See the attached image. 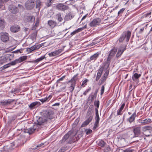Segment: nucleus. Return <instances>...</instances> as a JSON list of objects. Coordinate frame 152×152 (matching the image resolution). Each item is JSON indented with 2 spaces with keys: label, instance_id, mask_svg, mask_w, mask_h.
I'll return each mask as SVG.
<instances>
[{
  "label": "nucleus",
  "instance_id": "obj_11",
  "mask_svg": "<svg viewBox=\"0 0 152 152\" xmlns=\"http://www.w3.org/2000/svg\"><path fill=\"white\" fill-rule=\"evenodd\" d=\"M57 9L61 11H65L68 9V6L64 5L62 3H59L56 6Z\"/></svg>",
  "mask_w": 152,
  "mask_h": 152
},
{
  "label": "nucleus",
  "instance_id": "obj_5",
  "mask_svg": "<svg viewBox=\"0 0 152 152\" xmlns=\"http://www.w3.org/2000/svg\"><path fill=\"white\" fill-rule=\"evenodd\" d=\"M95 121L94 124V126L92 128L93 130H95L99 126L100 118L99 115L98 110L97 109L95 111Z\"/></svg>",
  "mask_w": 152,
  "mask_h": 152
},
{
  "label": "nucleus",
  "instance_id": "obj_38",
  "mask_svg": "<svg viewBox=\"0 0 152 152\" xmlns=\"http://www.w3.org/2000/svg\"><path fill=\"white\" fill-rule=\"evenodd\" d=\"M45 58V56H42L40 58H37L36 60L34 61V62L35 63H38L39 61H42Z\"/></svg>",
  "mask_w": 152,
  "mask_h": 152
},
{
  "label": "nucleus",
  "instance_id": "obj_58",
  "mask_svg": "<svg viewBox=\"0 0 152 152\" xmlns=\"http://www.w3.org/2000/svg\"><path fill=\"white\" fill-rule=\"evenodd\" d=\"M134 150L130 148H128L126 149L124 151L125 152H133Z\"/></svg>",
  "mask_w": 152,
  "mask_h": 152
},
{
  "label": "nucleus",
  "instance_id": "obj_63",
  "mask_svg": "<svg viewBox=\"0 0 152 152\" xmlns=\"http://www.w3.org/2000/svg\"><path fill=\"white\" fill-rule=\"evenodd\" d=\"M44 145V143H42L41 144H39V145H37V148H37L39 147H42V146H43V145Z\"/></svg>",
  "mask_w": 152,
  "mask_h": 152
},
{
  "label": "nucleus",
  "instance_id": "obj_51",
  "mask_svg": "<svg viewBox=\"0 0 152 152\" xmlns=\"http://www.w3.org/2000/svg\"><path fill=\"white\" fill-rule=\"evenodd\" d=\"M88 81V80L87 79H86L84 80L83 81L82 84L81 86L82 87L84 85H86L87 84V82Z\"/></svg>",
  "mask_w": 152,
  "mask_h": 152
},
{
  "label": "nucleus",
  "instance_id": "obj_18",
  "mask_svg": "<svg viewBox=\"0 0 152 152\" xmlns=\"http://www.w3.org/2000/svg\"><path fill=\"white\" fill-rule=\"evenodd\" d=\"M78 75V74H77L75 75L71 79V80L69 81V82H72V84H71V87L73 88L72 90H73L74 89V86H75V84L76 83V81L77 79V77Z\"/></svg>",
  "mask_w": 152,
  "mask_h": 152
},
{
  "label": "nucleus",
  "instance_id": "obj_20",
  "mask_svg": "<svg viewBox=\"0 0 152 152\" xmlns=\"http://www.w3.org/2000/svg\"><path fill=\"white\" fill-rule=\"evenodd\" d=\"M35 126H34L33 128L31 127L29 129H25L24 131V132L28 133L30 134H32L36 129Z\"/></svg>",
  "mask_w": 152,
  "mask_h": 152
},
{
  "label": "nucleus",
  "instance_id": "obj_8",
  "mask_svg": "<svg viewBox=\"0 0 152 152\" xmlns=\"http://www.w3.org/2000/svg\"><path fill=\"white\" fill-rule=\"evenodd\" d=\"M117 51V49L114 48L109 52V53L107 58L108 60L111 61L115 55Z\"/></svg>",
  "mask_w": 152,
  "mask_h": 152
},
{
  "label": "nucleus",
  "instance_id": "obj_1",
  "mask_svg": "<svg viewBox=\"0 0 152 152\" xmlns=\"http://www.w3.org/2000/svg\"><path fill=\"white\" fill-rule=\"evenodd\" d=\"M54 112L52 110H47L44 111L42 116L39 117L37 121V124L39 125H43L53 119L54 117Z\"/></svg>",
  "mask_w": 152,
  "mask_h": 152
},
{
  "label": "nucleus",
  "instance_id": "obj_22",
  "mask_svg": "<svg viewBox=\"0 0 152 152\" xmlns=\"http://www.w3.org/2000/svg\"><path fill=\"white\" fill-rule=\"evenodd\" d=\"M48 24L50 27L52 28H53L57 26L56 22L52 20H49L48 21Z\"/></svg>",
  "mask_w": 152,
  "mask_h": 152
},
{
  "label": "nucleus",
  "instance_id": "obj_59",
  "mask_svg": "<svg viewBox=\"0 0 152 152\" xmlns=\"http://www.w3.org/2000/svg\"><path fill=\"white\" fill-rule=\"evenodd\" d=\"M48 55L50 57H52L55 56L54 52H52L48 53Z\"/></svg>",
  "mask_w": 152,
  "mask_h": 152
},
{
  "label": "nucleus",
  "instance_id": "obj_29",
  "mask_svg": "<svg viewBox=\"0 0 152 152\" xmlns=\"http://www.w3.org/2000/svg\"><path fill=\"white\" fill-rule=\"evenodd\" d=\"M141 76L140 74H138L137 73H135L132 76V78L134 81H135L138 79Z\"/></svg>",
  "mask_w": 152,
  "mask_h": 152
},
{
  "label": "nucleus",
  "instance_id": "obj_24",
  "mask_svg": "<svg viewBox=\"0 0 152 152\" xmlns=\"http://www.w3.org/2000/svg\"><path fill=\"white\" fill-rule=\"evenodd\" d=\"M102 69V68H100L98 70L95 80L96 81L98 80L101 77L103 71Z\"/></svg>",
  "mask_w": 152,
  "mask_h": 152
},
{
  "label": "nucleus",
  "instance_id": "obj_50",
  "mask_svg": "<svg viewBox=\"0 0 152 152\" xmlns=\"http://www.w3.org/2000/svg\"><path fill=\"white\" fill-rule=\"evenodd\" d=\"M10 66H9V64L8 63L2 66L0 68V69H1V70H3L5 69H6L9 67Z\"/></svg>",
  "mask_w": 152,
  "mask_h": 152
},
{
  "label": "nucleus",
  "instance_id": "obj_4",
  "mask_svg": "<svg viewBox=\"0 0 152 152\" xmlns=\"http://www.w3.org/2000/svg\"><path fill=\"white\" fill-rule=\"evenodd\" d=\"M101 19L99 18L94 19L89 24L90 26L91 27H96L99 25L101 23Z\"/></svg>",
  "mask_w": 152,
  "mask_h": 152
},
{
  "label": "nucleus",
  "instance_id": "obj_3",
  "mask_svg": "<svg viewBox=\"0 0 152 152\" xmlns=\"http://www.w3.org/2000/svg\"><path fill=\"white\" fill-rule=\"evenodd\" d=\"M35 0H28L25 3V8L27 10H31L35 7Z\"/></svg>",
  "mask_w": 152,
  "mask_h": 152
},
{
  "label": "nucleus",
  "instance_id": "obj_25",
  "mask_svg": "<svg viewBox=\"0 0 152 152\" xmlns=\"http://www.w3.org/2000/svg\"><path fill=\"white\" fill-rule=\"evenodd\" d=\"M69 133H67L64 136L62 139L60 141V144H62L64 143L65 142V141L68 139V137H69Z\"/></svg>",
  "mask_w": 152,
  "mask_h": 152
},
{
  "label": "nucleus",
  "instance_id": "obj_13",
  "mask_svg": "<svg viewBox=\"0 0 152 152\" xmlns=\"http://www.w3.org/2000/svg\"><path fill=\"white\" fill-rule=\"evenodd\" d=\"M133 132L134 133L135 137H138L141 134V128L139 127H135L133 129Z\"/></svg>",
  "mask_w": 152,
  "mask_h": 152
},
{
  "label": "nucleus",
  "instance_id": "obj_41",
  "mask_svg": "<svg viewBox=\"0 0 152 152\" xmlns=\"http://www.w3.org/2000/svg\"><path fill=\"white\" fill-rule=\"evenodd\" d=\"M106 79L102 77L101 79H100L99 82V85H100L103 83L104 82L106 81Z\"/></svg>",
  "mask_w": 152,
  "mask_h": 152
},
{
  "label": "nucleus",
  "instance_id": "obj_9",
  "mask_svg": "<svg viewBox=\"0 0 152 152\" xmlns=\"http://www.w3.org/2000/svg\"><path fill=\"white\" fill-rule=\"evenodd\" d=\"M20 30V26L17 24L12 25L10 27V30L13 33H17Z\"/></svg>",
  "mask_w": 152,
  "mask_h": 152
},
{
  "label": "nucleus",
  "instance_id": "obj_31",
  "mask_svg": "<svg viewBox=\"0 0 152 152\" xmlns=\"http://www.w3.org/2000/svg\"><path fill=\"white\" fill-rule=\"evenodd\" d=\"M100 53L99 52H97L94 54L90 57L91 60H96L98 57Z\"/></svg>",
  "mask_w": 152,
  "mask_h": 152
},
{
  "label": "nucleus",
  "instance_id": "obj_7",
  "mask_svg": "<svg viewBox=\"0 0 152 152\" xmlns=\"http://www.w3.org/2000/svg\"><path fill=\"white\" fill-rule=\"evenodd\" d=\"M1 39L4 42H6L9 39V35L8 33L6 32H2L0 33Z\"/></svg>",
  "mask_w": 152,
  "mask_h": 152
},
{
  "label": "nucleus",
  "instance_id": "obj_30",
  "mask_svg": "<svg viewBox=\"0 0 152 152\" xmlns=\"http://www.w3.org/2000/svg\"><path fill=\"white\" fill-rule=\"evenodd\" d=\"M27 56H24L19 57L18 59H17L18 63H21L26 60L27 59Z\"/></svg>",
  "mask_w": 152,
  "mask_h": 152
},
{
  "label": "nucleus",
  "instance_id": "obj_56",
  "mask_svg": "<svg viewBox=\"0 0 152 152\" xmlns=\"http://www.w3.org/2000/svg\"><path fill=\"white\" fill-rule=\"evenodd\" d=\"M109 73V72L107 71H106L105 73L104 74L103 76L102 77L104 78H105L106 79L107 78V76L108 75Z\"/></svg>",
  "mask_w": 152,
  "mask_h": 152
},
{
  "label": "nucleus",
  "instance_id": "obj_28",
  "mask_svg": "<svg viewBox=\"0 0 152 152\" xmlns=\"http://www.w3.org/2000/svg\"><path fill=\"white\" fill-rule=\"evenodd\" d=\"M35 17L33 16H29L26 17L25 20L27 22H31L35 20Z\"/></svg>",
  "mask_w": 152,
  "mask_h": 152
},
{
  "label": "nucleus",
  "instance_id": "obj_45",
  "mask_svg": "<svg viewBox=\"0 0 152 152\" xmlns=\"http://www.w3.org/2000/svg\"><path fill=\"white\" fill-rule=\"evenodd\" d=\"M94 105L96 107L95 108V110L97 109V110H98V109L99 107V101H95L94 102Z\"/></svg>",
  "mask_w": 152,
  "mask_h": 152
},
{
  "label": "nucleus",
  "instance_id": "obj_12",
  "mask_svg": "<svg viewBox=\"0 0 152 152\" xmlns=\"http://www.w3.org/2000/svg\"><path fill=\"white\" fill-rule=\"evenodd\" d=\"M126 50V46H124L123 47H120L118 49L117 53L116 55L117 58L121 57L124 52Z\"/></svg>",
  "mask_w": 152,
  "mask_h": 152
},
{
  "label": "nucleus",
  "instance_id": "obj_15",
  "mask_svg": "<svg viewBox=\"0 0 152 152\" xmlns=\"http://www.w3.org/2000/svg\"><path fill=\"white\" fill-rule=\"evenodd\" d=\"M14 101L13 99H8L5 100L1 101L0 102L1 105L3 106H7L10 104L12 102Z\"/></svg>",
  "mask_w": 152,
  "mask_h": 152
},
{
  "label": "nucleus",
  "instance_id": "obj_55",
  "mask_svg": "<svg viewBox=\"0 0 152 152\" xmlns=\"http://www.w3.org/2000/svg\"><path fill=\"white\" fill-rule=\"evenodd\" d=\"M151 127L150 126H145L143 128V129L144 131L150 129Z\"/></svg>",
  "mask_w": 152,
  "mask_h": 152
},
{
  "label": "nucleus",
  "instance_id": "obj_19",
  "mask_svg": "<svg viewBox=\"0 0 152 152\" xmlns=\"http://www.w3.org/2000/svg\"><path fill=\"white\" fill-rule=\"evenodd\" d=\"M110 63V61L108 60V59H107V60L103 63V65L101 66L100 68H102L103 71L104 69H107L109 66Z\"/></svg>",
  "mask_w": 152,
  "mask_h": 152
},
{
  "label": "nucleus",
  "instance_id": "obj_61",
  "mask_svg": "<svg viewBox=\"0 0 152 152\" xmlns=\"http://www.w3.org/2000/svg\"><path fill=\"white\" fill-rule=\"evenodd\" d=\"M98 91V89H96V90L94 94L93 95L95 96V98H96L97 96V94Z\"/></svg>",
  "mask_w": 152,
  "mask_h": 152
},
{
  "label": "nucleus",
  "instance_id": "obj_60",
  "mask_svg": "<svg viewBox=\"0 0 152 152\" xmlns=\"http://www.w3.org/2000/svg\"><path fill=\"white\" fill-rule=\"evenodd\" d=\"M65 76H64L62 77H61L60 79H59L58 80H57V82L63 80V79L65 78Z\"/></svg>",
  "mask_w": 152,
  "mask_h": 152
},
{
  "label": "nucleus",
  "instance_id": "obj_14",
  "mask_svg": "<svg viewBox=\"0 0 152 152\" xmlns=\"http://www.w3.org/2000/svg\"><path fill=\"white\" fill-rule=\"evenodd\" d=\"M137 116L136 110H135L132 115L127 119V121L130 124L132 123L134 121L135 118Z\"/></svg>",
  "mask_w": 152,
  "mask_h": 152
},
{
  "label": "nucleus",
  "instance_id": "obj_64",
  "mask_svg": "<svg viewBox=\"0 0 152 152\" xmlns=\"http://www.w3.org/2000/svg\"><path fill=\"white\" fill-rule=\"evenodd\" d=\"M39 20H37L35 23V26H38L39 25Z\"/></svg>",
  "mask_w": 152,
  "mask_h": 152
},
{
  "label": "nucleus",
  "instance_id": "obj_43",
  "mask_svg": "<svg viewBox=\"0 0 152 152\" xmlns=\"http://www.w3.org/2000/svg\"><path fill=\"white\" fill-rule=\"evenodd\" d=\"M133 131H129L127 132V135L131 138L135 137L134 135H133Z\"/></svg>",
  "mask_w": 152,
  "mask_h": 152
},
{
  "label": "nucleus",
  "instance_id": "obj_26",
  "mask_svg": "<svg viewBox=\"0 0 152 152\" xmlns=\"http://www.w3.org/2000/svg\"><path fill=\"white\" fill-rule=\"evenodd\" d=\"M93 108V105H91L90 106L88 110L87 113V116L89 117L90 116H93L92 115V111Z\"/></svg>",
  "mask_w": 152,
  "mask_h": 152
},
{
  "label": "nucleus",
  "instance_id": "obj_27",
  "mask_svg": "<svg viewBox=\"0 0 152 152\" xmlns=\"http://www.w3.org/2000/svg\"><path fill=\"white\" fill-rule=\"evenodd\" d=\"M97 145L101 147H103L105 145L106 143L102 140H99L96 142Z\"/></svg>",
  "mask_w": 152,
  "mask_h": 152
},
{
  "label": "nucleus",
  "instance_id": "obj_36",
  "mask_svg": "<svg viewBox=\"0 0 152 152\" xmlns=\"http://www.w3.org/2000/svg\"><path fill=\"white\" fill-rule=\"evenodd\" d=\"M104 152H112L111 148L109 145H107L105 147L104 149Z\"/></svg>",
  "mask_w": 152,
  "mask_h": 152
},
{
  "label": "nucleus",
  "instance_id": "obj_44",
  "mask_svg": "<svg viewBox=\"0 0 152 152\" xmlns=\"http://www.w3.org/2000/svg\"><path fill=\"white\" fill-rule=\"evenodd\" d=\"M18 63L17 59L15 60L14 61H12L11 62L9 63V66H13L15 65L16 64Z\"/></svg>",
  "mask_w": 152,
  "mask_h": 152
},
{
  "label": "nucleus",
  "instance_id": "obj_34",
  "mask_svg": "<svg viewBox=\"0 0 152 152\" xmlns=\"http://www.w3.org/2000/svg\"><path fill=\"white\" fill-rule=\"evenodd\" d=\"M72 18V15L70 14H68L65 16L64 20H65L68 21L71 20Z\"/></svg>",
  "mask_w": 152,
  "mask_h": 152
},
{
  "label": "nucleus",
  "instance_id": "obj_23",
  "mask_svg": "<svg viewBox=\"0 0 152 152\" xmlns=\"http://www.w3.org/2000/svg\"><path fill=\"white\" fill-rule=\"evenodd\" d=\"M125 103H124L117 110V115H121L123 114V112H122V111L124 109L125 106Z\"/></svg>",
  "mask_w": 152,
  "mask_h": 152
},
{
  "label": "nucleus",
  "instance_id": "obj_62",
  "mask_svg": "<svg viewBox=\"0 0 152 152\" xmlns=\"http://www.w3.org/2000/svg\"><path fill=\"white\" fill-rule=\"evenodd\" d=\"M4 21L2 20H0V27L3 26Z\"/></svg>",
  "mask_w": 152,
  "mask_h": 152
},
{
  "label": "nucleus",
  "instance_id": "obj_54",
  "mask_svg": "<svg viewBox=\"0 0 152 152\" xmlns=\"http://www.w3.org/2000/svg\"><path fill=\"white\" fill-rule=\"evenodd\" d=\"M104 88L105 87L104 85H103L101 87L100 93V94L101 95H102L104 93Z\"/></svg>",
  "mask_w": 152,
  "mask_h": 152
},
{
  "label": "nucleus",
  "instance_id": "obj_46",
  "mask_svg": "<svg viewBox=\"0 0 152 152\" xmlns=\"http://www.w3.org/2000/svg\"><path fill=\"white\" fill-rule=\"evenodd\" d=\"M5 58L2 57H0V65H2L6 62Z\"/></svg>",
  "mask_w": 152,
  "mask_h": 152
},
{
  "label": "nucleus",
  "instance_id": "obj_40",
  "mask_svg": "<svg viewBox=\"0 0 152 152\" xmlns=\"http://www.w3.org/2000/svg\"><path fill=\"white\" fill-rule=\"evenodd\" d=\"M41 4V2L39 0H37L36 1V8H38L39 10L40 8V6Z\"/></svg>",
  "mask_w": 152,
  "mask_h": 152
},
{
  "label": "nucleus",
  "instance_id": "obj_32",
  "mask_svg": "<svg viewBox=\"0 0 152 152\" xmlns=\"http://www.w3.org/2000/svg\"><path fill=\"white\" fill-rule=\"evenodd\" d=\"M94 98H95V96L94 95H93L92 93H91L89 95L88 97V102H90V103L92 102L94 100Z\"/></svg>",
  "mask_w": 152,
  "mask_h": 152
},
{
  "label": "nucleus",
  "instance_id": "obj_48",
  "mask_svg": "<svg viewBox=\"0 0 152 152\" xmlns=\"http://www.w3.org/2000/svg\"><path fill=\"white\" fill-rule=\"evenodd\" d=\"M53 1V0H49L48 1L46 4V5L48 7L51 6L52 4V1Z\"/></svg>",
  "mask_w": 152,
  "mask_h": 152
},
{
  "label": "nucleus",
  "instance_id": "obj_10",
  "mask_svg": "<svg viewBox=\"0 0 152 152\" xmlns=\"http://www.w3.org/2000/svg\"><path fill=\"white\" fill-rule=\"evenodd\" d=\"M87 28V24L85 25L84 26L77 28V29L75 30L73 32L71 33L70 35H69V38L71 37L74 35L75 34L77 33L83 31L85 29H86Z\"/></svg>",
  "mask_w": 152,
  "mask_h": 152
},
{
  "label": "nucleus",
  "instance_id": "obj_53",
  "mask_svg": "<svg viewBox=\"0 0 152 152\" xmlns=\"http://www.w3.org/2000/svg\"><path fill=\"white\" fill-rule=\"evenodd\" d=\"M58 20L60 22H61L63 20V19L61 17V15L60 14L58 15Z\"/></svg>",
  "mask_w": 152,
  "mask_h": 152
},
{
  "label": "nucleus",
  "instance_id": "obj_16",
  "mask_svg": "<svg viewBox=\"0 0 152 152\" xmlns=\"http://www.w3.org/2000/svg\"><path fill=\"white\" fill-rule=\"evenodd\" d=\"M9 10L13 14H16L18 12V8L12 5L10 6L9 7Z\"/></svg>",
  "mask_w": 152,
  "mask_h": 152
},
{
  "label": "nucleus",
  "instance_id": "obj_49",
  "mask_svg": "<svg viewBox=\"0 0 152 152\" xmlns=\"http://www.w3.org/2000/svg\"><path fill=\"white\" fill-rule=\"evenodd\" d=\"M151 12H150L148 13L145 14L143 15V18H150L151 17Z\"/></svg>",
  "mask_w": 152,
  "mask_h": 152
},
{
  "label": "nucleus",
  "instance_id": "obj_33",
  "mask_svg": "<svg viewBox=\"0 0 152 152\" xmlns=\"http://www.w3.org/2000/svg\"><path fill=\"white\" fill-rule=\"evenodd\" d=\"M40 47L39 45H34L29 48L30 51H32L38 49L40 48Z\"/></svg>",
  "mask_w": 152,
  "mask_h": 152
},
{
  "label": "nucleus",
  "instance_id": "obj_35",
  "mask_svg": "<svg viewBox=\"0 0 152 152\" xmlns=\"http://www.w3.org/2000/svg\"><path fill=\"white\" fill-rule=\"evenodd\" d=\"M52 96L51 95H49L48 96L45 97L43 99H39V100L42 103H44L48 100H49V98H51Z\"/></svg>",
  "mask_w": 152,
  "mask_h": 152
},
{
  "label": "nucleus",
  "instance_id": "obj_42",
  "mask_svg": "<svg viewBox=\"0 0 152 152\" xmlns=\"http://www.w3.org/2000/svg\"><path fill=\"white\" fill-rule=\"evenodd\" d=\"M62 51V49H59L57 50H56L54 51V52L55 55L56 56L59 55L60 53H61Z\"/></svg>",
  "mask_w": 152,
  "mask_h": 152
},
{
  "label": "nucleus",
  "instance_id": "obj_52",
  "mask_svg": "<svg viewBox=\"0 0 152 152\" xmlns=\"http://www.w3.org/2000/svg\"><path fill=\"white\" fill-rule=\"evenodd\" d=\"M91 90V87H89L88 88V89H87L86 90V91L84 92L83 93V94L84 95H86L87 93L89 91H90Z\"/></svg>",
  "mask_w": 152,
  "mask_h": 152
},
{
  "label": "nucleus",
  "instance_id": "obj_2",
  "mask_svg": "<svg viewBox=\"0 0 152 152\" xmlns=\"http://www.w3.org/2000/svg\"><path fill=\"white\" fill-rule=\"evenodd\" d=\"M131 32L129 31H125L121 34L118 41L120 43L122 42L125 39L126 41L128 42L130 38Z\"/></svg>",
  "mask_w": 152,
  "mask_h": 152
},
{
  "label": "nucleus",
  "instance_id": "obj_39",
  "mask_svg": "<svg viewBox=\"0 0 152 152\" xmlns=\"http://www.w3.org/2000/svg\"><path fill=\"white\" fill-rule=\"evenodd\" d=\"M144 125L148 124L151 122V119L150 118H146L144 120Z\"/></svg>",
  "mask_w": 152,
  "mask_h": 152
},
{
  "label": "nucleus",
  "instance_id": "obj_47",
  "mask_svg": "<svg viewBox=\"0 0 152 152\" xmlns=\"http://www.w3.org/2000/svg\"><path fill=\"white\" fill-rule=\"evenodd\" d=\"M85 132H86V135H88L91 134L92 132V131L90 129H86L85 130Z\"/></svg>",
  "mask_w": 152,
  "mask_h": 152
},
{
  "label": "nucleus",
  "instance_id": "obj_57",
  "mask_svg": "<svg viewBox=\"0 0 152 152\" xmlns=\"http://www.w3.org/2000/svg\"><path fill=\"white\" fill-rule=\"evenodd\" d=\"M125 9L124 8H123L121 9L120 10H119L118 12V15H119L121 14L124 11Z\"/></svg>",
  "mask_w": 152,
  "mask_h": 152
},
{
  "label": "nucleus",
  "instance_id": "obj_37",
  "mask_svg": "<svg viewBox=\"0 0 152 152\" xmlns=\"http://www.w3.org/2000/svg\"><path fill=\"white\" fill-rule=\"evenodd\" d=\"M80 119L79 118H77L75 120V122L72 125V128H75L77 125Z\"/></svg>",
  "mask_w": 152,
  "mask_h": 152
},
{
  "label": "nucleus",
  "instance_id": "obj_17",
  "mask_svg": "<svg viewBox=\"0 0 152 152\" xmlns=\"http://www.w3.org/2000/svg\"><path fill=\"white\" fill-rule=\"evenodd\" d=\"M93 116H90L88 117V119L84 121L81 125L82 127H85L87 126L92 120Z\"/></svg>",
  "mask_w": 152,
  "mask_h": 152
},
{
  "label": "nucleus",
  "instance_id": "obj_21",
  "mask_svg": "<svg viewBox=\"0 0 152 152\" xmlns=\"http://www.w3.org/2000/svg\"><path fill=\"white\" fill-rule=\"evenodd\" d=\"M38 104L39 102H32L28 105L29 107L31 110L36 108L38 107Z\"/></svg>",
  "mask_w": 152,
  "mask_h": 152
},
{
  "label": "nucleus",
  "instance_id": "obj_6",
  "mask_svg": "<svg viewBox=\"0 0 152 152\" xmlns=\"http://www.w3.org/2000/svg\"><path fill=\"white\" fill-rule=\"evenodd\" d=\"M67 133H69V137H68V140L66 141L67 143L71 144L75 142L76 140L74 134L70 131L69 132Z\"/></svg>",
  "mask_w": 152,
  "mask_h": 152
}]
</instances>
